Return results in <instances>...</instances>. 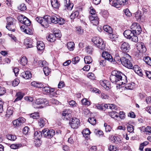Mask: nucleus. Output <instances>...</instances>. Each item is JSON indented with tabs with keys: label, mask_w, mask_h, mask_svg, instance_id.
Returning <instances> with one entry per match:
<instances>
[{
	"label": "nucleus",
	"mask_w": 151,
	"mask_h": 151,
	"mask_svg": "<svg viewBox=\"0 0 151 151\" xmlns=\"http://www.w3.org/2000/svg\"><path fill=\"white\" fill-rule=\"evenodd\" d=\"M110 79L112 83H115L119 86L127 82L126 76L121 72L117 70L112 71Z\"/></svg>",
	"instance_id": "obj_1"
},
{
	"label": "nucleus",
	"mask_w": 151,
	"mask_h": 151,
	"mask_svg": "<svg viewBox=\"0 0 151 151\" xmlns=\"http://www.w3.org/2000/svg\"><path fill=\"white\" fill-rule=\"evenodd\" d=\"M134 32L132 30H126L124 31L123 34L126 38L129 39L132 41L137 42L138 40V38L137 35H134Z\"/></svg>",
	"instance_id": "obj_2"
},
{
	"label": "nucleus",
	"mask_w": 151,
	"mask_h": 151,
	"mask_svg": "<svg viewBox=\"0 0 151 151\" xmlns=\"http://www.w3.org/2000/svg\"><path fill=\"white\" fill-rule=\"evenodd\" d=\"M6 19L7 23L6 28L9 30L14 32L15 30V26L14 24L15 19L11 17H8Z\"/></svg>",
	"instance_id": "obj_3"
},
{
	"label": "nucleus",
	"mask_w": 151,
	"mask_h": 151,
	"mask_svg": "<svg viewBox=\"0 0 151 151\" xmlns=\"http://www.w3.org/2000/svg\"><path fill=\"white\" fill-rule=\"evenodd\" d=\"M126 57H122L119 60L121 63L125 67L130 69H132V64L130 62L129 59L127 58L126 57L130 58V56L127 54H126Z\"/></svg>",
	"instance_id": "obj_4"
},
{
	"label": "nucleus",
	"mask_w": 151,
	"mask_h": 151,
	"mask_svg": "<svg viewBox=\"0 0 151 151\" xmlns=\"http://www.w3.org/2000/svg\"><path fill=\"white\" fill-rule=\"evenodd\" d=\"M128 0H109L110 4L117 8L119 7V5H124L128 4Z\"/></svg>",
	"instance_id": "obj_5"
},
{
	"label": "nucleus",
	"mask_w": 151,
	"mask_h": 151,
	"mask_svg": "<svg viewBox=\"0 0 151 151\" xmlns=\"http://www.w3.org/2000/svg\"><path fill=\"white\" fill-rule=\"evenodd\" d=\"M42 135L47 138H51L55 135V131L53 129H49L47 128L44 129L42 131Z\"/></svg>",
	"instance_id": "obj_6"
},
{
	"label": "nucleus",
	"mask_w": 151,
	"mask_h": 151,
	"mask_svg": "<svg viewBox=\"0 0 151 151\" xmlns=\"http://www.w3.org/2000/svg\"><path fill=\"white\" fill-rule=\"evenodd\" d=\"M44 93L46 94L47 93H50V96L52 97L55 95V93L54 92L55 90V88H50L48 87L44 86L42 89Z\"/></svg>",
	"instance_id": "obj_7"
},
{
	"label": "nucleus",
	"mask_w": 151,
	"mask_h": 151,
	"mask_svg": "<svg viewBox=\"0 0 151 151\" xmlns=\"http://www.w3.org/2000/svg\"><path fill=\"white\" fill-rule=\"evenodd\" d=\"M71 127L74 129L77 128L79 125L80 122L79 120L76 118H73L69 123Z\"/></svg>",
	"instance_id": "obj_8"
},
{
	"label": "nucleus",
	"mask_w": 151,
	"mask_h": 151,
	"mask_svg": "<svg viewBox=\"0 0 151 151\" xmlns=\"http://www.w3.org/2000/svg\"><path fill=\"white\" fill-rule=\"evenodd\" d=\"M47 100L46 99H38L36 100L35 101L33 102V106L35 108H42V106H38L37 105L45 104L46 103Z\"/></svg>",
	"instance_id": "obj_9"
},
{
	"label": "nucleus",
	"mask_w": 151,
	"mask_h": 151,
	"mask_svg": "<svg viewBox=\"0 0 151 151\" xmlns=\"http://www.w3.org/2000/svg\"><path fill=\"white\" fill-rule=\"evenodd\" d=\"M50 18V16L48 15L45 16L43 17V20L40 23L43 27L45 28L48 27L49 24L50 23V20H49Z\"/></svg>",
	"instance_id": "obj_10"
},
{
	"label": "nucleus",
	"mask_w": 151,
	"mask_h": 151,
	"mask_svg": "<svg viewBox=\"0 0 151 151\" xmlns=\"http://www.w3.org/2000/svg\"><path fill=\"white\" fill-rule=\"evenodd\" d=\"M120 48L122 52L127 53L129 51L130 49V45L127 42H123L121 45Z\"/></svg>",
	"instance_id": "obj_11"
},
{
	"label": "nucleus",
	"mask_w": 151,
	"mask_h": 151,
	"mask_svg": "<svg viewBox=\"0 0 151 151\" xmlns=\"http://www.w3.org/2000/svg\"><path fill=\"white\" fill-rule=\"evenodd\" d=\"M89 18L92 23L96 25L99 23V20L96 14L90 15Z\"/></svg>",
	"instance_id": "obj_12"
},
{
	"label": "nucleus",
	"mask_w": 151,
	"mask_h": 151,
	"mask_svg": "<svg viewBox=\"0 0 151 151\" xmlns=\"http://www.w3.org/2000/svg\"><path fill=\"white\" fill-rule=\"evenodd\" d=\"M26 119H25L23 117H21L13 121V124L15 126H19L24 123Z\"/></svg>",
	"instance_id": "obj_13"
},
{
	"label": "nucleus",
	"mask_w": 151,
	"mask_h": 151,
	"mask_svg": "<svg viewBox=\"0 0 151 151\" xmlns=\"http://www.w3.org/2000/svg\"><path fill=\"white\" fill-rule=\"evenodd\" d=\"M137 48L140 53L145 52L146 49L144 43L140 42L137 44Z\"/></svg>",
	"instance_id": "obj_14"
},
{
	"label": "nucleus",
	"mask_w": 151,
	"mask_h": 151,
	"mask_svg": "<svg viewBox=\"0 0 151 151\" xmlns=\"http://www.w3.org/2000/svg\"><path fill=\"white\" fill-rule=\"evenodd\" d=\"M34 63L36 66L38 65L40 67H44L45 66L47 65V63L46 61L42 60H36L35 59L34 61Z\"/></svg>",
	"instance_id": "obj_15"
},
{
	"label": "nucleus",
	"mask_w": 151,
	"mask_h": 151,
	"mask_svg": "<svg viewBox=\"0 0 151 151\" xmlns=\"http://www.w3.org/2000/svg\"><path fill=\"white\" fill-rule=\"evenodd\" d=\"M70 111L68 109L65 110L62 112L63 119L64 120H68L70 117Z\"/></svg>",
	"instance_id": "obj_16"
},
{
	"label": "nucleus",
	"mask_w": 151,
	"mask_h": 151,
	"mask_svg": "<svg viewBox=\"0 0 151 151\" xmlns=\"http://www.w3.org/2000/svg\"><path fill=\"white\" fill-rule=\"evenodd\" d=\"M101 86L106 90H108L111 88V85L109 82L107 81H100Z\"/></svg>",
	"instance_id": "obj_17"
},
{
	"label": "nucleus",
	"mask_w": 151,
	"mask_h": 151,
	"mask_svg": "<svg viewBox=\"0 0 151 151\" xmlns=\"http://www.w3.org/2000/svg\"><path fill=\"white\" fill-rule=\"evenodd\" d=\"M102 56L106 60H107L111 62L113 61L111 55L106 51L102 53Z\"/></svg>",
	"instance_id": "obj_18"
},
{
	"label": "nucleus",
	"mask_w": 151,
	"mask_h": 151,
	"mask_svg": "<svg viewBox=\"0 0 151 151\" xmlns=\"http://www.w3.org/2000/svg\"><path fill=\"white\" fill-rule=\"evenodd\" d=\"M132 68L134 70V72L140 76H142L143 75V73L142 70L140 69V68L137 65H135Z\"/></svg>",
	"instance_id": "obj_19"
},
{
	"label": "nucleus",
	"mask_w": 151,
	"mask_h": 151,
	"mask_svg": "<svg viewBox=\"0 0 151 151\" xmlns=\"http://www.w3.org/2000/svg\"><path fill=\"white\" fill-rule=\"evenodd\" d=\"M21 76L26 79H28L31 77L32 75L30 72L27 71L22 73Z\"/></svg>",
	"instance_id": "obj_20"
},
{
	"label": "nucleus",
	"mask_w": 151,
	"mask_h": 151,
	"mask_svg": "<svg viewBox=\"0 0 151 151\" xmlns=\"http://www.w3.org/2000/svg\"><path fill=\"white\" fill-rule=\"evenodd\" d=\"M24 93L21 92H19L16 93L15 96L17 97L16 98L14 101V102L21 100L24 97Z\"/></svg>",
	"instance_id": "obj_21"
},
{
	"label": "nucleus",
	"mask_w": 151,
	"mask_h": 151,
	"mask_svg": "<svg viewBox=\"0 0 151 151\" xmlns=\"http://www.w3.org/2000/svg\"><path fill=\"white\" fill-rule=\"evenodd\" d=\"M65 6L68 9L71 10L73 5L72 3H70V0H65L64 1Z\"/></svg>",
	"instance_id": "obj_22"
},
{
	"label": "nucleus",
	"mask_w": 151,
	"mask_h": 151,
	"mask_svg": "<svg viewBox=\"0 0 151 151\" xmlns=\"http://www.w3.org/2000/svg\"><path fill=\"white\" fill-rule=\"evenodd\" d=\"M37 47L38 50H42L45 48V45L42 41H39L37 42Z\"/></svg>",
	"instance_id": "obj_23"
},
{
	"label": "nucleus",
	"mask_w": 151,
	"mask_h": 151,
	"mask_svg": "<svg viewBox=\"0 0 151 151\" xmlns=\"http://www.w3.org/2000/svg\"><path fill=\"white\" fill-rule=\"evenodd\" d=\"M51 3L52 7L58 9L60 6V4L57 0H51Z\"/></svg>",
	"instance_id": "obj_24"
},
{
	"label": "nucleus",
	"mask_w": 151,
	"mask_h": 151,
	"mask_svg": "<svg viewBox=\"0 0 151 151\" xmlns=\"http://www.w3.org/2000/svg\"><path fill=\"white\" fill-rule=\"evenodd\" d=\"M102 40L99 37H94L92 39V41L96 45L102 41Z\"/></svg>",
	"instance_id": "obj_25"
},
{
	"label": "nucleus",
	"mask_w": 151,
	"mask_h": 151,
	"mask_svg": "<svg viewBox=\"0 0 151 151\" xmlns=\"http://www.w3.org/2000/svg\"><path fill=\"white\" fill-rule=\"evenodd\" d=\"M50 18H49V20H50V23L52 22L55 24L58 23V17H57L55 15H53L51 16H50Z\"/></svg>",
	"instance_id": "obj_26"
},
{
	"label": "nucleus",
	"mask_w": 151,
	"mask_h": 151,
	"mask_svg": "<svg viewBox=\"0 0 151 151\" xmlns=\"http://www.w3.org/2000/svg\"><path fill=\"white\" fill-rule=\"evenodd\" d=\"M47 38L48 41L51 42H53L56 40L55 35L53 34H50L47 37Z\"/></svg>",
	"instance_id": "obj_27"
},
{
	"label": "nucleus",
	"mask_w": 151,
	"mask_h": 151,
	"mask_svg": "<svg viewBox=\"0 0 151 151\" xmlns=\"http://www.w3.org/2000/svg\"><path fill=\"white\" fill-rule=\"evenodd\" d=\"M132 30L133 31H134L135 34L134 35L137 36L140 34L142 31L141 27L139 24H138V26L135 29H133Z\"/></svg>",
	"instance_id": "obj_28"
},
{
	"label": "nucleus",
	"mask_w": 151,
	"mask_h": 151,
	"mask_svg": "<svg viewBox=\"0 0 151 151\" xmlns=\"http://www.w3.org/2000/svg\"><path fill=\"white\" fill-rule=\"evenodd\" d=\"M104 30L110 34L112 32V30L111 27L108 25H104L103 27Z\"/></svg>",
	"instance_id": "obj_29"
},
{
	"label": "nucleus",
	"mask_w": 151,
	"mask_h": 151,
	"mask_svg": "<svg viewBox=\"0 0 151 151\" xmlns=\"http://www.w3.org/2000/svg\"><path fill=\"white\" fill-rule=\"evenodd\" d=\"M142 14L140 11H138L135 14V17L137 20L140 21L141 19Z\"/></svg>",
	"instance_id": "obj_30"
},
{
	"label": "nucleus",
	"mask_w": 151,
	"mask_h": 151,
	"mask_svg": "<svg viewBox=\"0 0 151 151\" xmlns=\"http://www.w3.org/2000/svg\"><path fill=\"white\" fill-rule=\"evenodd\" d=\"M84 60L85 63L87 64H89L92 62V59L89 56H86L84 58Z\"/></svg>",
	"instance_id": "obj_31"
},
{
	"label": "nucleus",
	"mask_w": 151,
	"mask_h": 151,
	"mask_svg": "<svg viewBox=\"0 0 151 151\" xmlns=\"http://www.w3.org/2000/svg\"><path fill=\"white\" fill-rule=\"evenodd\" d=\"M13 112L12 108L11 107H9L7 109L6 115V116L9 117L12 114Z\"/></svg>",
	"instance_id": "obj_32"
},
{
	"label": "nucleus",
	"mask_w": 151,
	"mask_h": 151,
	"mask_svg": "<svg viewBox=\"0 0 151 151\" xmlns=\"http://www.w3.org/2000/svg\"><path fill=\"white\" fill-rule=\"evenodd\" d=\"M67 46L69 50H73L74 48V43L72 42H68L67 44Z\"/></svg>",
	"instance_id": "obj_33"
},
{
	"label": "nucleus",
	"mask_w": 151,
	"mask_h": 151,
	"mask_svg": "<svg viewBox=\"0 0 151 151\" xmlns=\"http://www.w3.org/2000/svg\"><path fill=\"white\" fill-rule=\"evenodd\" d=\"M96 46L100 49L101 50L104 49L105 47V44L103 40H102L101 42L99 43Z\"/></svg>",
	"instance_id": "obj_34"
},
{
	"label": "nucleus",
	"mask_w": 151,
	"mask_h": 151,
	"mask_svg": "<svg viewBox=\"0 0 151 151\" xmlns=\"http://www.w3.org/2000/svg\"><path fill=\"white\" fill-rule=\"evenodd\" d=\"M82 133L83 136L85 137H87L90 134V132L88 129L86 128L83 131Z\"/></svg>",
	"instance_id": "obj_35"
},
{
	"label": "nucleus",
	"mask_w": 151,
	"mask_h": 151,
	"mask_svg": "<svg viewBox=\"0 0 151 151\" xmlns=\"http://www.w3.org/2000/svg\"><path fill=\"white\" fill-rule=\"evenodd\" d=\"M20 63L22 65H25L27 63V60L25 56L22 57L19 60Z\"/></svg>",
	"instance_id": "obj_36"
},
{
	"label": "nucleus",
	"mask_w": 151,
	"mask_h": 151,
	"mask_svg": "<svg viewBox=\"0 0 151 151\" xmlns=\"http://www.w3.org/2000/svg\"><path fill=\"white\" fill-rule=\"evenodd\" d=\"M118 113L116 111H111L109 113V115L112 118H114L115 117L118 119Z\"/></svg>",
	"instance_id": "obj_37"
},
{
	"label": "nucleus",
	"mask_w": 151,
	"mask_h": 151,
	"mask_svg": "<svg viewBox=\"0 0 151 151\" xmlns=\"http://www.w3.org/2000/svg\"><path fill=\"white\" fill-rule=\"evenodd\" d=\"M18 9L21 11H24L26 9L27 7L24 3H22L18 6Z\"/></svg>",
	"instance_id": "obj_38"
},
{
	"label": "nucleus",
	"mask_w": 151,
	"mask_h": 151,
	"mask_svg": "<svg viewBox=\"0 0 151 151\" xmlns=\"http://www.w3.org/2000/svg\"><path fill=\"white\" fill-rule=\"evenodd\" d=\"M43 70L46 76L49 75V73L51 72L50 69L47 67V66L43 67Z\"/></svg>",
	"instance_id": "obj_39"
},
{
	"label": "nucleus",
	"mask_w": 151,
	"mask_h": 151,
	"mask_svg": "<svg viewBox=\"0 0 151 151\" xmlns=\"http://www.w3.org/2000/svg\"><path fill=\"white\" fill-rule=\"evenodd\" d=\"M6 137L9 140L12 141H14L17 138L15 136L9 134H8L6 135Z\"/></svg>",
	"instance_id": "obj_40"
},
{
	"label": "nucleus",
	"mask_w": 151,
	"mask_h": 151,
	"mask_svg": "<svg viewBox=\"0 0 151 151\" xmlns=\"http://www.w3.org/2000/svg\"><path fill=\"white\" fill-rule=\"evenodd\" d=\"M105 107L106 108V109H115L116 108L115 105L111 104H105Z\"/></svg>",
	"instance_id": "obj_41"
},
{
	"label": "nucleus",
	"mask_w": 151,
	"mask_h": 151,
	"mask_svg": "<svg viewBox=\"0 0 151 151\" xmlns=\"http://www.w3.org/2000/svg\"><path fill=\"white\" fill-rule=\"evenodd\" d=\"M144 61L147 64L151 66V58L149 56H147L144 59Z\"/></svg>",
	"instance_id": "obj_42"
},
{
	"label": "nucleus",
	"mask_w": 151,
	"mask_h": 151,
	"mask_svg": "<svg viewBox=\"0 0 151 151\" xmlns=\"http://www.w3.org/2000/svg\"><path fill=\"white\" fill-rule=\"evenodd\" d=\"M79 14L78 11H76L71 14L70 16V18L71 19H73L77 17Z\"/></svg>",
	"instance_id": "obj_43"
},
{
	"label": "nucleus",
	"mask_w": 151,
	"mask_h": 151,
	"mask_svg": "<svg viewBox=\"0 0 151 151\" xmlns=\"http://www.w3.org/2000/svg\"><path fill=\"white\" fill-rule=\"evenodd\" d=\"M22 24H24L27 26H29L31 24V22L30 20L26 17L24 19V20L23 21V22Z\"/></svg>",
	"instance_id": "obj_44"
},
{
	"label": "nucleus",
	"mask_w": 151,
	"mask_h": 151,
	"mask_svg": "<svg viewBox=\"0 0 151 151\" xmlns=\"http://www.w3.org/2000/svg\"><path fill=\"white\" fill-rule=\"evenodd\" d=\"M134 126L132 125L129 124L127 126V129L128 131L130 133L133 132L134 130Z\"/></svg>",
	"instance_id": "obj_45"
},
{
	"label": "nucleus",
	"mask_w": 151,
	"mask_h": 151,
	"mask_svg": "<svg viewBox=\"0 0 151 151\" xmlns=\"http://www.w3.org/2000/svg\"><path fill=\"white\" fill-rule=\"evenodd\" d=\"M88 122L91 124L94 125L96 124V119L94 117L89 118L88 119Z\"/></svg>",
	"instance_id": "obj_46"
},
{
	"label": "nucleus",
	"mask_w": 151,
	"mask_h": 151,
	"mask_svg": "<svg viewBox=\"0 0 151 151\" xmlns=\"http://www.w3.org/2000/svg\"><path fill=\"white\" fill-rule=\"evenodd\" d=\"M22 146L21 144H13L10 145V147L12 149H16L19 148Z\"/></svg>",
	"instance_id": "obj_47"
},
{
	"label": "nucleus",
	"mask_w": 151,
	"mask_h": 151,
	"mask_svg": "<svg viewBox=\"0 0 151 151\" xmlns=\"http://www.w3.org/2000/svg\"><path fill=\"white\" fill-rule=\"evenodd\" d=\"M81 102L82 104L85 105H89L90 104V102L86 99H84L82 100Z\"/></svg>",
	"instance_id": "obj_48"
},
{
	"label": "nucleus",
	"mask_w": 151,
	"mask_h": 151,
	"mask_svg": "<svg viewBox=\"0 0 151 151\" xmlns=\"http://www.w3.org/2000/svg\"><path fill=\"white\" fill-rule=\"evenodd\" d=\"M34 136L36 139H40V136L42 135V132L39 131H36L34 134Z\"/></svg>",
	"instance_id": "obj_49"
},
{
	"label": "nucleus",
	"mask_w": 151,
	"mask_h": 151,
	"mask_svg": "<svg viewBox=\"0 0 151 151\" xmlns=\"http://www.w3.org/2000/svg\"><path fill=\"white\" fill-rule=\"evenodd\" d=\"M30 116L33 119H38L39 117V113L38 112H36L32 113L30 114Z\"/></svg>",
	"instance_id": "obj_50"
},
{
	"label": "nucleus",
	"mask_w": 151,
	"mask_h": 151,
	"mask_svg": "<svg viewBox=\"0 0 151 151\" xmlns=\"http://www.w3.org/2000/svg\"><path fill=\"white\" fill-rule=\"evenodd\" d=\"M105 104L104 105L103 104H98L96 106V107L98 109L101 110H105L106 108L105 107Z\"/></svg>",
	"instance_id": "obj_51"
},
{
	"label": "nucleus",
	"mask_w": 151,
	"mask_h": 151,
	"mask_svg": "<svg viewBox=\"0 0 151 151\" xmlns=\"http://www.w3.org/2000/svg\"><path fill=\"white\" fill-rule=\"evenodd\" d=\"M45 124V121L44 119H40L39 120L38 124L41 127H44Z\"/></svg>",
	"instance_id": "obj_52"
},
{
	"label": "nucleus",
	"mask_w": 151,
	"mask_h": 151,
	"mask_svg": "<svg viewBox=\"0 0 151 151\" xmlns=\"http://www.w3.org/2000/svg\"><path fill=\"white\" fill-rule=\"evenodd\" d=\"M76 32L78 34L82 35L84 33V31L81 27H76Z\"/></svg>",
	"instance_id": "obj_53"
},
{
	"label": "nucleus",
	"mask_w": 151,
	"mask_h": 151,
	"mask_svg": "<svg viewBox=\"0 0 151 151\" xmlns=\"http://www.w3.org/2000/svg\"><path fill=\"white\" fill-rule=\"evenodd\" d=\"M26 17L23 15H20L17 17V19L21 23H22Z\"/></svg>",
	"instance_id": "obj_54"
},
{
	"label": "nucleus",
	"mask_w": 151,
	"mask_h": 151,
	"mask_svg": "<svg viewBox=\"0 0 151 151\" xmlns=\"http://www.w3.org/2000/svg\"><path fill=\"white\" fill-rule=\"evenodd\" d=\"M34 142L35 145L37 147H39L41 145L42 142L40 140V139H37Z\"/></svg>",
	"instance_id": "obj_55"
},
{
	"label": "nucleus",
	"mask_w": 151,
	"mask_h": 151,
	"mask_svg": "<svg viewBox=\"0 0 151 151\" xmlns=\"http://www.w3.org/2000/svg\"><path fill=\"white\" fill-rule=\"evenodd\" d=\"M79 58L78 56H77L72 59V62L73 64H76L79 62Z\"/></svg>",
	"instance_id": "obj_56"
},
{
	"label": "nucleus",
	"mask_w": 151,
	"mask_h": 151,
	"mask_svg": "<svg viewBox=\"0 0 151 151\" xmlns=\"http://www.w3.org/2000/svg\"><path fill=\"white\" fill-rule=\"evenodd\" d=\"M108 150L110 151H116L117 150V148L116 147L111 145L109 146Z\"/></svg>",
	"instance_id": "obj_57"
},
{
	"label": "nucleus",
	"mask_w": 151,
	"mask_h": 151,
	"mask_svg": "<svg viewBox=\"0 0 151 151\" xmlns=\"http://www.w3.org/2000/svg\"><path fill=\"white\" fill-rule=\"evenodd\" d=\"M93 49L91 47L88 46L86 48V51L87 53L88 54H91Z\"/></svg>",
	"instance_id": "obj_58"
},
{
	"label": "nucleus",
	"mask_w": 151,
	"mask_h": 151,
	"mask_svg": "<svg viewBox=\"0 0 151 151\" xmlns=\"http://www.w3.org/2000/svg\"><path fill=\"white\" fill-rule=\"evenodd\" d=\"M57 32H55L53 34L55 35V38L57 37L58 38H60L61 37V35L60 33V32L59 30H58Z\"/></svg>",
	"instance_id": "obj_59"
},
{
	"label": "nucleus",
	"mask_w": 151,
	"mask_h": 151,
	"mask_svg": "<svg viewBox=\"0 0 151 151\" xmlns=\"http://www.w3.org/2000/svg\"><path fill=\"white\" fill-rule=\"evenodd\" d=\"M125 88L128 89L132 90L133 88V86L132 85V83H129L125 85Z\"/></svg>",
	"instance_id": "obj_60"
},
{
	"label": "nucleus",
	"mask_w": 151,
	"mask_h": 151,
	"mask_svg": "<svg viewBox=\"0 0 151 151\" xmlns=\"http://www.w3.org/2000/svg\"><path fill=\"white\" fill-rule=\"evenodd\" d=\"M58 23L59 24L61 25L64 24L65 20L63 19L60 18L58 16Z\"/></svg>",
	"instance_id": "obj_61"
},
{
	"label": "nucleus",
	"mask_w": 151,
	"mask_h": 151,
	"mask_svg": "<svg viewBox=\"0 0 151 151\" xmlns=\"http://www.w3.org/2000/svg\"><path fill=\"white\" fill-rule=\"evenodd\" d=\"M24 26H22L21 27V29L25 33L28 34L30 35L31 34V32H29V30H28L27 29H24Z\"/></svg>",
	"instance_id": "obj_62"
},
{
	"label": "nucleus",
	"mask_w": 151,
	"mask_h": 151,
	"mask_svg": "<svg viewBox=\"0 0 151 151\" xmlns=\"http://www.w3.org/2000/svg\"><path fill=\"white\" fill-rule=\"evenodd\" d=\"M6 92V90L4 87L0 86V96L2 95Z\"/></svg>",
	"instance_id": "obj_63"
},
{
	"label": "nucleus",
	"mask_w": 151,
	"mask_h": 151,
	"mask_svg": "<svg viewBox=\"0 0 151 151\" xmlns=\"http://www.w3.org/2000/svg\"><path fill=\"white\" fill-rule=\"evenodd\" d=\"M87 76L89 78L92 80L94 79L95 78L94 74L91 73H88Z\"/></svg>",
	"instance_id": "obj_64"
}]
</instances>
